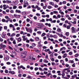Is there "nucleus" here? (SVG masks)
Listing matches in <instances>:
<instances>
[{"label":"nucleus","mask_w":79,"mask_h":79,"mask_svg":"<svg viewBox=\"0 0 79 79\" xmlns=\"http://www.w3.org/2000/svg\"><path fill=\"white\" fill-rule=\"evenodd\" d=\"M78 56H79V54H76L75 55V57H78Z\"/></svg>","instance_id":"46"},{"label":"nucleus","mask_w":79,"mask_h":79,"mask_svg":"<svg viewBox=\"0 0 79 79\" xmlns=\"http://www.w3.org/2000/svg\"><path fill=\"white\" fill-rule=\"evenodd\" d=\"M16 35V34L15 33H12L10 35V37H13V36H15Z\"/></svg>","instance_id":"14"},{"label":"nucleus","mask_w":79,"mask_h":79,"mask_svg":"<svg viewBox=\"0 0 79 79\" xmlns=\"http://www.w3.org/2000/svg\"><path fill=\"white\" fill-rule=\"evenodd\" d=\"M11 1H9L8 0H6V3H11Z\"/></svg>","instance_id":"17"},{"label":"nucleus","mask_w":79,"mask_h":79,"mask_svg":"<svg viewBox=\"0 0 79 79\" xmlns=\"http://www.w3.org/2000/svg\"><path fill=\"white\" fill-rule=\"evenodd\" d=\"M0 47H1L2 48H6V46L5 45H3V44H0Z\"/></svg>","instance_id":"6"},{"label":"nucleus","mask_w":79,"mask_h":79,"mask_svg":"<svg viewBox=\"0 0 79 79\" xmlns=\"http://www.w3.org/2000/svg\"><path fill=\"white\" fill-rule=\"evenodd\" d=\"M41 46V44H38L37 47H40Z\"/></svg>","instance_id":"54"},{"label":"nucleus","mask_w":79,"mask_h":79,"mask_svg":"<svg viewBox=\"0 0 79 79\" xmlns=\"http://www.w3.org/2000/svg\"><path fill=\"white\" fill-rule=\"evenodd\" d=\"M26 21L27 22H29V21H30V19H27L26 20Z\"/></svg>","instance_id":"63"},{"label":"nucleus","mask_w":79,"mask_h":79,"mask_svg":"<svg viewBox=\"0 0 79 79\" xmlns=\"http://www.w3.org/2000/svg\"><path fill=\"white\" fill-rule=\"evenodd\" d=\"M66 48L65 47H63L62 48H60V51H62L63 50H66Z\"/></svg>","instance_id":"12"},{"label":"nucleus","mask_w":79,"mask_h":79,"mask_svg":"<svg viewBox=\"0 0 79 79\" xmlns=\"http://www.w3.org/2000/svg\"><path fill=\"white\" fill-rule=\"evenodd\" d=\"M9 73H10L11 74H15V72L14 71H9Z\"/></svg>","instance_id":"7"},{"label":"nucleus","mask_w":79,"mask_h":79,"mask_svg":"<svg viewBox=\"0 0 79 79\" xmlns=\"http://www.w3.org/2000/svg\"><path fill=\"white\" fill-rule=\"evenodd\" d=\"M7 41L8 42V43L9 44V45H11V42L10 41V39L7 40Z\"/></svg>","instance_id":"10"},{"label":"nucleus","mask_w":79,"mask_h":79,"mask_svg":"<svg viewBox=\"0 0 79 79\" xmlns=\"http://www.w3.org/2000/svg\"><path fill=\"white\" fill-rule=\"evenodd\" d=\"M57 31L58 32H60L61 31V29L58 28L57 30Z\"/></svg>","instance_id":"13"},{"label":"nucleus","mask_w":79,"mask_h":79,"mask_svg":"<svg viewBox=\"0 0 79 79\" xmlns=\"http://www.w3.org/2000/svg\"><path fill=\"white\" fill-rule=\"evenodd\" d=\"M4 29H5V30H7V26H5L4 27Z\"/></svg>","instance_id":"37"},{"label":"nucleus","mask_w":79,"mask_h":79,"mask_svg":"<svg viewBox=\"0 0 79 79\" xmlns=\"http://www.w3.org/2000/svg\"><path fill=\"white\" fill-rule=\"evenodd\" d=\"M69 63H74V61L73 60H69Z\"/></svg>","instance_id":"27"},{"label":"nucleus","mask_w":79,"mask_h":79,"mask_svg":"<svg viewBox=\"0 0 79 79\" xmlns=\"http://www.w3.org/2000/svg\"><path fill=\"white\" fill-rule=\"evenodd\" d=\"M69 55H73V52H69Z\"/></svg>","instance_id":"36"},{"label":"nucleus","mask_w":79,"mask_h":79,"mask_svg":"<svg viewBox=\"0 0 79 79\" xmlns=\"http://www.w3.org/2000/svg\"><path fill=\"white\" fill-rule=\"evenodd\" d=\"M45 33H43L41 35V37H43V36H45Z\"/></svg>","instance_id":"31"},{"label":"nucleus","mask_w":79,"mask_h":79,"mask_svg":"<svg viewBox=\"0 0 79 79\" xmlns=\"http://www.w3.org/2000/svg\"><path fill=\"white\" fill-rule=\"evenodd\" d=\"M21 68L23 69H26V68L24 67L23 65H21Z\"/></svg>","instance_id":"18"},{"label":"nucleus","mask_w":79,"mask_h":79,"mask_svg":"<svg viewBox=\"0 0 79 79\" xmlns=\"http://www.w3.org/2000/svg\"><path fill=\"white\" fill-rule=\"evenodd\" d=\"M27 54V52L26 51H24L23 52H22L20 55V57L23 58H24L26 56V55Z\"/></svg>","instance_id":"1"},{"label":"nucleus","mask_w":79,"mask_h":79,"mask_svg":"<svg viewBox=\"0 0 79 79\" xmlns=\"http://www.w3.org/2000/svg\"><path fill=\"white\" fill-rule=\"evenodd\" d=\"M13 25H12V24H10L9 25L10 27H13Z\"/></svg>","instance_id":"48"},{"label":"nucleus","mask_w":79,"mask_h":79,"mask_svg":"<svg viewBox=\"0 0 79 79\" xmlns=\"http://www.w3.org/2000/svg\"><path fill=\"white\" fill-rule=\"evenodd\" d=\"M46 17L48 18H50V15H46Z\"/></svg>","instance_id":"38"},{"label":"nucleus","mask_w":79,"mask_h":79,"mask_svg":"<svg viewBox=\"0 0 79 79\" xmlns=\"http://www.w3.org/2000/svg\"><path fill=\"white\" fill-rule=\"evenodd\" d=\"M26 40V42H27V43H29V40H27V39Z\"/></svg>","instance_id":"60"},{"label":"nucleus","mask_w":79,"mask_h":79,"mask_svg":"<svg viewBox=\"0 0 79 79\" xmlns=\"http://www.w3.org/2000/svg\"><path fill=\"white\" fill-rule=\"evenodd\" d=\"M22 15H23V16H25L26 15V12H23L22 13Z\"/></svg>","instance_id":"35"},{"label":"nucleus","mask_w":79,"mask_h":79,"mask_svg":"<svg viewBox=\"0 0 79 79\" xmlns=\"http://www.w3.org/2000/svg\"><path fill=\"white\" fill-rule=\"evenodd\" d=\"M27 32H29L30 34L32 33V28H29L28 29Z\"/></svg>","instance_id":"3"},{"label":"nucleus","mask_w":79,"mask_h":79,"mask_svg":"<svg viewBox=\"0 0 79 79\" xmlns=\"http://www.w3.org/2000/svg\"><path fill=\"white\" fill-rule=\"evenodd\" d=\"M45 52H49L50 51V49H45L44 50Z\"/></svg>","instance_id":"24"},{"label":"nucleus","mask_w":79,"mask_h":79,"mask_svg":"<svg viewBox=\"0 0 79 79\" xmlns=\"http://www.w3.org/2000/svg\"><path fill=\"white\" fill-rule=\"evenodd\" d=\"M67 29H70V26L68 25L67 27Z\"/></svg>","instance_id":"42"},{"label":"nucleus","mask_w":79,"mask_h":79,"mask_svg":"<svg viewBox=\"0 0 79 79\" xmlns=\"http://www.w3.org/2000/svg\"><path fill=\"white\" fill-rule=\"evenodd\" d=\"M48 40H51V42H53V41H54V40L53 39H50V38H48Z\"/></svg>","instance_id":"15"},{"label":"nucleus","mask_w":79,"mask_h":79,"mask_svg":"<svg viewBox=\"0 0 79 79\" xmlns=\"http://www.w3.org/2000/svg\"><path fill=\"white\" fill-rule=\"evenodd\" d=\"M66 56H67V54H66V53H65V54H64L63 55V57L64 58H66Z\"/></svg>","instance_id":"21"},{"label":"nucleus","mask_w":79,"mask_h":79,"mask_svg":"<svg viewBox=\"0 0 79 79\" xmlns=\"http://www.w3.org/2000/svg\"><path fill=\"white\" fill-rule=\"evenodd\" d=\"M53 12L54 14H56V13H58V11H54Z\"/></svg>","instance_id":"56"},{"label":"nucleus","mask_w":79,"mask_h":79,"mask_svg":"<svg viewBox=\"0 0 79 79\" xmlns=\"http://www.w3.org/2000/svg\"><path fill=\"white\" fill-rule=\"evenodd\" d=\"M37 53H39L40 52V51L39 50H36L35 51Z\"/></svg>","instance_id":"62"},{"label":"nucleus","mask_w":79,"mask_h":79,"mask_svg":"<svg viewBox=\"0 0 79 79\" xmlns=\"http://www.w3.org/2000/svg\"><path fill=\"white\" fill-rule=\"evenodd\" d=\"M54 36L53 35H52V34H51L50 35V37H51V38H52V37H54Z\"/></svg>","instance_id":"55"},{"label":"nucleus","mask_w":79,"mask_h":79,"mask_svg":"<svg viewBox=\"0 0 79 79\" xmlns=\"http://www.w3.org/2000/svg\"><path fill=\"white\" fill-rule=\"evenodd\" d=\"M5 73H6V74L8 73V70H6L5 71Z\"/></svg>","instance_id":"43"},{"label":"nucleus","mask_w":79,"mask_h":79,"mask_svg":"<svg viewBox=\"0 0 79 79\" xmlns=\"http://www.w3.org/2000/svg\"><path fill=\"white\" fill-rule=\"evenodd\" d=\"M15 12L16 13H21V12L20 10H15Z\"/></svg>","instance_id":"11"},{"label":"nucleus","mask_w":79,"mask_h":79,"mask_svg":"<svg viewBox=\"0 0 79 79\" xmlns=\"http://www.w3.org/2000/svg\"><path fill=\"white\" fill-rule=\"evenodd\" d=\"M73 12H74V13H77V10L75 9L74 10Z\"/></svg>","instance_id":"59"},{"label":"nucleus","mask_w":79,"mask_h":79,"mask_svg":"<svg viewBox=\"0 0 79 79\" xmlns=\"http://www.w3.org/2000/svg\"><path fill=\"white\" fill-rule=\"evenodd\" d=\"M30 40L31 41V42H34V40L32 39V38L30 39Z\"/></svg>","instance_id":"45"},{"label":"nucleus","mask_w":79,"mask_h":79,"mask_svg":"<svg viewBox=\"0 0 79 79\" xmlns=\"http://www.w3.org/2000/svg\"><path fill=\"white\" fill-rule=\"evenodd\" d=\"M50 75H52V74H51V73H49L48 74L47 73L46 74V76L47 77H49Z\"/></svg>","instance_id":"16"},{"label":"nucleus","mask_w":79,"mask_h":79,"mask_svg":"<svg viewBox=\"0 0 79 79\" xmlns=\"http://www.w3.org/2000/svg\"><path fill=\"white\" fill-rule=\"evenodd\" d=\"M40 22H45V19H43L42 20H40Z\"/></svg>","instance_id":"26"},{"label":"nucleus","mask_w":79,"mask_h":79,"mask_svg":"<svg viewBox=\"0 0 79 79\" xmlns=\"http://www.w3.org/2000/svg\"><path fill=\"white\" fill-rule=\"evenodd\" d=\"M69 32H67L66 33V35H67V36H68L69 35Z\"/></svg>","instance_id":"57"},{"label":"nucleus","mask_w":79,"mask_h":79,"mask_svg":"<svg viewBox=\"0 0 79 79\" xmlns=\"http://www.w3.org/2000/svg\"><path fill=\"white\" fill-rule=\"evenodd\" d=\"M16 36L17 37H19V36H20V34H17Z\"/></svg>","instance_id":"44"},{"label":"nucleus","mask_w":79,"mask_h":79,"mask_svg":"<svg viewBox=\"0 0 79 79\" xmlns=\"http://www.w3.org/2000/svg\"><path fill=\"white\" fill-rule=\"evenodd\" d=\"M7 35H8V36H9V37H10H10H11V34L10 33H7Z\"/></svg>","instance_id":"28"},{"label":"nucleus","mask_w":79,"mask_h":79,"mask_svg":"<svg viewBox=\"0 0 79 79\" xmlns=\"http://www.w3.org/2000/svg\"><path fill=\"white\" fill-rule=\"evenodd\" d=\"M44 74H48V72H46V71H44Z\"/></svg>","instance_id":"49"},{"label":"nucleus","mask_w":79,"mask_h":79,"mask_svg":"<svg viewBox=\"0 0 79 79\" xmlns=\"http://www.w3.org/2000/svg\"><path fill=\"white\" fill-rule=\"evenodd\" d=\"M8 60H9V57L8 56H6V57L4 58V60L5 61H8Z\"/></svg>","instance_id":"5"},{"label":"nucleus","mask_w":79,"mask_h":79,"mask_svg":"<svg viewBox=\"0 0 79 79\" xmlns=\"http://www.w3.org/2000/svg\"><path fill=\"white\" fill-rule=\"evenodd\" d=\"M13 43L14 45H15V44H16V40H14L13 42Z\"/></svg>","instance_id":"22"},{"label":"nucleus","mask_w":79,"mask_h":79,"mask_svg":"<svg viewBox=\"0 0 79 79\" xmlns=\"http://www.w3.org/2000/svg\"><path fill=\"white\" fill-rule=\"evenodd\" d=\"M1 36L2 38L4 39H6L7 38L6 35V34H4V33H2L1 35Z\"/></svg>","instance_id":"2"},{"label":"nucleus","mask_w":79,"mask_h":79,"mask_svg":"<svg viewBox=\"0 0 79 79\" xmlns=\"http://www.w3.org/2000/svg\"><path fill=\"white\" fill-rule=\"evenodd\" d=\"M71 23H72L73 24H76V21H74L73 22H71Z\"/></svg>","instance_id":"32"},{"label":"nucleus","mask_w":79,"mask_h":79,"mask_svg":"<svg viewBox=\"0 0 79 79\" xmlns=\"http://www.w3.org/2000/svg\"><path fill=\"white\" fill-rule=\"evenodd\" d=\"M44 63H48V61L47 60H44Z\"/></svg>","instance_id":"23"},{"label":"nucleus","mask_w":79,"mask_h":79,"mask_svg":"<svg viewBox=\"0 0 79 79\" xmlns=\"http://www.w3.org/2000/svg\"><path fill=\"white\" fill-rule=\"evenodd\" d=\"M22 40V39H21V37H19L17 39V41H18L19 42H21Z\"/></svg>","instance_id":"8"},{"label":"nucleus","mask_w":79,"mask_h":79,"mask_svg":"<svg viewBox=\"0 0 79 79\" xmlns=\"http://www.w3.org/2000/svg\"><path fill=\"white\" fill-rule=\"evenodd\" d=\"M50 5H52V6H54V3H53L52 2H49Z\"/></svg>","instance_id":"19"},{"label":"nucleus","mask_w":79,"mask_h":79,"mask_svg":"<svg viewBox=\"0 0 79 79\" xmlns=\"http://www.w3.org/2000/svg\"><path fill=\"white\" fill-rule=\"evenodd\" d=\"M58 58H59V59H61V56H58Z\"/></svg>","instance_id":"64"},{"label":"nucleus","mask_w":79,"mask_h":79,"mask_svg":"<svg viewBox=\"0 0 79 79\" xmlns=\"http://www.w3.org/2000/svg\"><path fill=\"white\" fill-rule=\"evenodd\" d=\"M8 47L9 48V49H10V50H13V48H12V47H11V46H8Z\"/></svg>","instance_id":"25"},{"label":"nucleus","mask_w":79,"mask_h":79,"mask_svg":"<svg viewBox=\"0 0 79 79\" xmlns=\"http://www.w3.org/2000/svg\"><path fill=\"white\" fill-rule=\"evenodd\" d=\"M51 23H56V20H54L52 21L51 22Z\"/></svg>","instance_id":"34"},{"label":"nucleus","mask_w":79,"mask_h":79,"mask_svg":"<svg viewBox=\"0 0 79 79\" xmlns=\"http://www.w3.org/2000/svg\"><path fill=\"white\" fill-rule=\"evenodd\" d=\"M5 21L6 20L4 19H2V22H3L4 23H5Z\"/></svg>","instance_id":"51"},{"label":"nucleus","mask_w":79,"mask_h":79,"mask_svg":"<svg viewBox=\"0 0 79 79\" xmlns=\"http://www.w3.org/2000/svg\"><path fill=\"white\" fill-rule=\"evenodd\" d=\"M23 3L25 5H27V6L29 5V4L28 3V2L27 1H24Z\"/></svg>","instance_id":"9"},{"label":"nucleus","mask_w":79,"mask_h":79,"mask_svg":"<svg viewBox=\"0 0 79 79\" xmlns=\"http://www.w3.org/2000/svg\"><path fill=\"white\" fill-rule=\"evenodd\" d=\"M36 15L38 16H40V14L37 13L36 14Z\"/></svg>","instance_id":"39"},{"label":"nucleus","mask_w":79,"mask_h":79,"mask_svg":"<svg viewBox=\"0 0 79 79\" xmlns=\"http://www.w3.org/2000/svg\"><path fill=\"white\" fill-rule=\"evenodd\" d=\"M65 24H67V23H68V20H66L65 21Z\"/></svg>","instance_id":"58"},{"label":"nucleus","mask_w":79,"mask_h":79,"mask_svg":"<svg viewBox=\"0 0 79 79\" xmlns=\"http://www.w3.org/2000/svg\"><path fill=\"white\" fill-rule=\"evenodd\" d=\"M22 37L23 39V41H26V39H27V38H26V36H22Z\"/></svg>","instance_id":"4"},{"label":"nucleus","mask_w":79,"mask_h":79,"mask_svg":"<svg viewBox=\"0 0 79 79\" xmlns=\"http://www.w3.org/2000/svg\"><path fill=\"white\" fill-rule=\"evenodd\" d=\"M41 2H44V3H46V0H41Z\"/></svg>","instance_id":"41"},{"label":"nucleus","mask_w":79,"mask_h":79,"mask_svg":"<svg viewBox=\"0 0 79 79\" xmlns=\"http://www.w3.org/2000/svg\"><path fill=\"white\" fill-rule=\"evenodd\" d=\"M37 33H38V34H39L40 35V34H41V31H37Z\"/></svg>","instance_id":"50"},{"label":"nucleus","mask_w":79,"mask_h":79,"mask_svg":"<svg viewBox=\"0 0 79 79\" xmlns=\"http://www.w3.org/2000/svg\"><path fill=\"white\" fill-rule=\"evenodd\" d=\"M48 9H51V8H52V6H48Z\"/></svg>","instance_id":"29"},{"label":"nucleus","mask_w":79,"mask_h":79,"mask_svg":"<svg viewBox=\"0 0 79 79\" xmlns=\"http://www.w3.org/2000/svg\"><path fill=\"white\" fill-rule=\"evenodd\" d=\"M60 62L61 63H64V61H63V60H60Z\"/></svg>","instance_id":"47"},{"label":"nucleus","mask_w":79,"mask_h":79,"mask_svg":"<svg viewBox=\"0 0 79 79\" xmlns=\"http://www.w3.org/2000/svg\"><path fill=\"white\" fill-rule=\"evenodd\" d=\"M12 53H13V54H15V55H16V52H15V51H12Z\"/></svg>","instance_id":"30"},{"label":"nucleus","mask_w":79,"mask_h":79,"mask_svg":"<svg viewBox=\"0 0 79 79\" xmlns=\"http://www.w3.org/2000/svg\"><path fill=\"white\" fill-rule=\"evenodd\" d=\"M17 8V6H13V9H16Z\"/></svg>","instance_id":"40"},{"label":"nucleus","mask_w":79,"mask_h":79,"mask_svg":"<svg viewBox=\"0 0 79 79\" xmlns=\"http://www.w3.org/2000/svg\"><path fill=\"white\" fill-rule=\"evenodd\" d=\"M35 40L36 41H39V37H37L35 38Z\"/></svg>","instance_id":"20"},{"label":"nucleus","mask_w":79,"mask_h":79,"mask_svg":"<svg viewBox=\"0 0 79 79\" xmlns=\"http://www.w3.org/2000/svg\"><path fill=\"white\" fill-rule=\"evenodd\" d=\"M27 78H28V79H31L32 77H31L30 76H28L27 77Z\"/></svg>","instance_id":"61"},{"label":"nucleus","mask_w":79,"mask_h":79,"mask_svg":"<svg viewBox=\"0 0 79 79\" xmlns=\"http://www.w3.org/2000/svg\"><path fill=\"white\" fill-rule=\"evenodd\" d=\"M54 38H58V36L56 35H54Z\"/></svg>","instance_id":"33"},{"label":"nucleus","mask_w":79,"mask_h":79,"mask_svg":"<svg viewBox=\"0 0 79 79\" xmlns=\"http://www.w3.org/2000/svg\"><path fill=\"white\" fill-rule=\"evenodd\" d=\"M38 69H39V68H37V67H36L35 68V71H37V70H38Z\"/></svg>","instance_id":"52"},{"label":"nucleus","mask_w":79,"mask_h":79,"mask_svg":"<svg viewBox=\"0 0 79 79\" xmlns=\"http://www.w3.org/2000/svg\"><path fill=\"white\" fill-rule=\"evenodd\" d=\"M60 20H61V21H65V19H64V18H61Z\"/></svg>","instance_id":"53"}]
</instances>
